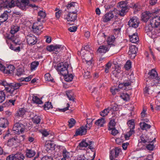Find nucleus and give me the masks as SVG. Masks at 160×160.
Segmentation results:
<instances>
[{
    "mask_svg": "<svg viewBox=\"0 0 160 160\" xmlns=\"http://www.w3.org/2000/svg\"><path fill=\"white\" fill-rule=\"evenodd\" d=\"M22 84V82L8 83L6 81H0V85L5 87V90L11 96L15 95L16 98L18 96L17 89Z\"/></svg>",
    "mask_w": 160,
    "mask_h": 160,
    "instance_id": "nucleus-1",
    "label": "nucleus"
},
{
    "mask_svg": "<svg viewBox=\"0 0 160 160\" xmlns=\"http://www.w3.org/2000/svg\"><path fill=\"white\" fill-rule=\"evenodd\" d=\"M160 25V17H156L150 19V24L145 27V31L147 35L151 38L152 35L154 32V27L159 26Z\"/></svg>",
    "mask_w": 160,
    "mask_h": 160,
    "instance_id": "nucleus-2",
    "label": "nucleus"
},
{
    "mask_svg": "<svg viewBox=\"0 0 160 160\" xmlns=\"http://www.w3.org/2000/svg\"><path fill=\"white\" fill-rule=\"evenodd\" d=\"M148 74V78L151 79L149 87L150 86H160V78L158 76V73L155 69H152L149 72Z\"/></svg>",
    "mask_w": 160,
    "mask_h": 160,
    "instance_id": "nucleus-3",
    "label": "nucleus"
},
{
    "mask_svg": "<svg viewBox=\"0 0 160 160\" xmlns=\"http://www.w3.org/2000/svg\"><path fill=\"white\" fill-rule=\"evenodd\" d=\"M19 27L18 26H12L11 27L10 31L11 34H7L5 36V38L6 39L10 40L13 42H15L16 38H17V36H15L14 34L18 31L19 30Z\"/></svg>",
    "mask_w": 160,
    "mask_h": 160,
    "instance_id": "nucleus-4",
    "label": "nucleus"
},
{
    "mask_svg": "<svg viewBox=\"0 0 160 160\" xmlns=\"http://www.w3.org/2000/svg\"><path fill=\"white\" fill-rule=\"evenodd\" d=\"M68 67V62H61L58 65L56 69L59 73L62 75H66L68 73L67 70Z\"/></svg>",
    "mask_w": 160,
    "mask_h": 160,
    "instance_id": "nucleus-5",
    "label": "nucleus"
},
{
    "mask_svg": "<svg viewBox=\"0 0 160 160\" xmlns=\"http://www.w3.org/2000/svg\"><path fill=\"white\" fill-rule=\"evenodd\" d=\"M25 129V126L19 123L15 124L13 127L12 130L14 133L17 134H20L24 132Z\"/></svg>",
    "mask_w": 160,
    "mask_h": 160,
    "instance_id": "nucleus-6",
    "label": "nucleus"
},
{
    "mask_svg": "<svg viewBox=\"0 0 160 160\" xmlns=\"http://www.w3.org/2000/svg\"><path fill=\"white\" fill-rule=\"evenodd\" d=\"M27 43L30 45L35 44L37 42V38L32 34L28 33L26 36Z\"/></svg>",
    "mask_w": 160,
    "mask_h": 160,
    "instance_id": "nucleus-7",
    "label": "nucleus"
},
{
    "mask_svg": "<svg viewBox=\"0 0 160 160\" xmlns=\"http://www.w3.org/2000/svg\"><path fill=\"white\" fill-rule=\"evenodd\" d=\"M80 148H86L88 146V148L91 150H93L94 148L92 145V142L89 140L88 139H86L82 140L79 144Z\"/></svg>",
    "mask_w": 160,
    "mask_h": 160,
    "instance_id": "nucleus-8",
    "label": "nucleus"
},
{
    "mask_svg": "<svg viewBox=\"0 0 160 160\" xmlns=\"http://www.w3.org/2000/svg\"><path fill=\"white\" fill-rule=\"evenodd\" d=\"M139 24V21L138 18L135 17L131 18L128 22V25L130 27L134 28H137Z\"/></svg>",
    "mask_w": 160,
    "mask_h": 160,
    "instance_id": "nucleus-9",
    "label": "nucleus"
},
{
    "mask_svg": "<svg viewBox=\"0 0 160 160\" xmlns=\"http://www.w3.org/2000/svg\"><path fill=\"white\" fill-rule=\"evenodd\" d=\"M93 56L92 54L89 52L85 54L83 56L84 59L85 60L87 64L90 67L89 69L91 68L92 67V60Z\"/></svg>",
    "mask_w": 160,
    "mask_h": 160,
    "instance_id": "nucleus-10",
    "label": "nucleus"
},
{
    "mask_svg": "<svg viewBox=\"0 0 160 160\" xmlns=\"http://www.w3.org/2000/svg\"><path fill=\"white\" fill-rule=\"evenodd\" d=\"M118 6L120 8L119 14L122 16H123L125 14L128 8L126 3L123 2H120L118 3Z\"/></svg>",
    "mask_w": 160,
    "mask_h": 160,
    "instance_id": "nucleus-11",
    "label": "nucleus"
},
{
    "mask_svg": "<svg viewBox=\"0 0 160 160\" xmlns=\"http://www.w3.org/2000/svg\"><path fill=\"white\" fill-rule=\"evenodd\" d=\"M29 3L28 0H18L16 3L17 5L22 9L23 10Z\"/></svg>",
    "mask_w": 160,
    "mask_h": 160,
    "instance_id": "nucleus-12",
    "label": "nucleus"
},
{
    "mask_svg": "<svg viewBox=\"0 0 160 160\" xmlns=\"http://www.w3.org/2000/svg\"><path fill=\"white\" fill-rule=\"evenodd\" d=\"M140 139L139 140V143L142 144L143 145H147L149 142H152L151 138H149L145 134H143L140 136Z\"/></svg>",
    "mask_w": 160,
    "mask_h": 160,
    "instance_id": "nucleus-13",
    "label": "nucleus"
},
{
    "mask_svg": "<svg viewBox=\"0 0 160 160\" xmlns=\"http://www.w3.org/2000/svg\"><path fill=\"white\" fill-rule=\"evenodd\" d=\"M110 48L109 45H101L99 46L97 51V53L103 54L108 51Z\"/></svg>",
    "mask_w": 160,
    "mask_h": 160,
    "instance_id": "nucleus-14",
    "label": "nucleus"
},
{
    "mask_svg": "<svg viewBox=\"0 0 160 160\" xmlns=\"http://www.w3.org/2000/svg\"><path fill=\"white\" fill-rule=\"evenodd\" d=\"M77 17L76 12L72 11L69 12L65 18L68 21L74 22L76 19Z\"/></svg>",
    "mask_w": 160,
    "mask_h": 160,
    "instance_id": "nucleus-15",
    "label": "nucleus"
},
{
    "mask_svg": "<svg viewBox=\"0 0 160 160\" xmlns=\"http://www.w3.org/2000/svg\"><path fill=\"white\" fill-rule=\"evenodd\" d=\"M138 49L135 46H131L129 47L128 54L132 58H134L135 56Z\"/></svg>",
    "mask_w": 160,
    "mask_h": 160,
    "instance_id": "nucleus-16",
    "label": "nucleus"
},
{
    "mask_svg": "<svg viewBox=\"0 0 160 160\" xmlns=\"http://www.w3.org/2000/svg\"><path fill=\"white\" fill-rule=\"evenodd\" d=\"M114 17V15L112 12L107 13L103 16L102 20L104 22H107L110 21Z\"/></svg>",
    "mask_w": 160,
    "mask_h": 160,
    "instance_id": "nucleus-17",
    "label": "nucleus"
},
{
    "mask_svg": "<svg viewBox=\"0 0 160 160\" xmlns=\"http://www.w3.org/2000/svg\"><path fill=\"white\" fill-rule=\"evenodd\" d=\"M152 14L149 12H143L142 14V20L145 22H147L148 19L152 17Z\"/></svg>",
    "mask_w": 160,
    "mask_h": 160,
    "instance_id": "nucleus-18",
    "label": "nucleus"
},
{
    "mask_svg": "<svg viewBox=\"0 0 160 160\" xmlns=\"http://www.w3.org/2000/svg\"><path fill=\"white\" fill-rule=\"evenodd\" d=\"M123 25L121 21H115L112 24L113 26L115 27L114 30L117 31L118 32H120Z\"/></svg>",
    "mask_w": 160,
    "mask_h": 160,
    "instance_id": "nucleus-19",
    "label": "nucleus"
},
{
    "mask_svg": "<svg viewBox=\"0 0 160 160\" xmlns=\"http://www.w3.org/2000/svg\"><path fill=\"white\" fill-rule=\"evenodd\" d=\"M42 28L41 26H38L36 23H34L32 27L33 32L38 35L40 34L42 32L41 29Z\"/></svg>",
    "mask_w": 160,
    "mask_h": 160,
    "instance_id": "nucleus-20",
    "label": "nucleus"
},
{
    "mask_svg": "<svg viewBox=\"0 0 160 160\" xmlns=\"http://www.w3.org/2000/svg\"><path fill=\"white\" fill-rule=\"evenodd\" d=\"M15 68L13 65H10L7 67H5V69L3 72L6 74H12Z\"/></svg>",
    "mask_w": 160,
    "mask_h": 160,
    "instance_id": "nucleus-21",
    "label": "nucleus"
},
{
    "mask_svg": "<svg viewBox=\"0 0 160 160\" xmlns=\"http://www.w3.org/2000/svg\"><path fill=\"white\" fill-rule=\"evenodd\" d=\"M87 130L84 126H82L80 128L76 130L75 135L78 136V135H85L87 133Z\"/></svg>",
    "mask_w": 160,
    "mask_h": 160,
    "instance_id": "nucleus-22",
    "label": "nucleus"
},
{
    "mask_svg": "<svg viewBox=\"0 0 160 160\" xmlns=\"http://www.w3.org/2000/svg\"><path fill=\"white\" fill-rule=\"evenodd\" d=\"M8 5L10 8L14 6V5L11 3L10 0H0V5L1 7H7Z\"/></svg>",
    "mask_w": 160,
    "mask_h": 160,
    "instance_id": "nucleus-23",
    "label": "nucleus"
},
{
    "mask_svg": "<svg viewBox=\"0 0 160 160\" xmlns=\"http://www.w3.org/2000/svg\"><path fill=\"white\" fill-rule=\"evenodd\" d=\"M130 41L133 43H136L139 41V38L137 34L133 33L132 35H129Z\"/></svg>",
    "mask_w": 160,
    "mask_h": 160,
    "instance_id": "nucleus-24",
    "label": "nucleus"
},
{
    "mask_svg": "<svg viewBox=\"0 0 160 160\" xmlns=\"http://www.w3.org/2000/svg\"><path fill=\"white\" fill-rule=\"evenodd\" d=\"M8 121L6 118H0V127L5 128L8 126Z\"/></svg>",
    "mask_w": 160,
    "mask_h": 160,
    "instance_id": "nucleus-25",
    "label": "nucleus"
},
{
    "mask_svg": "<svg viewBox=\"0 0 160 160\" xmlns=\"http://www.w3.org/2000/svg\"><path fill=\"white\" fill-rule=\"evenodd\" d=\"M9 12H8L6 11L1 15L0 17V22L2 23L7 20L8 17V13Z\"/></svg>",
    "mask_w": 160,
    "mask_h": 160,
    "instance_id": "nucleus-26",
    "label": "nucleus"
},
{
    "mask_svg": "<svg viewBox=\"0 0 160 160\" xmlns=\"http://www.w3.org/2000/svg\"><path fill=\"white\" fill-rule=\"evenodd\" d=\"M62 155L63 157V158L65 159H68L72 156L71 152H68L65 148L63 150Z\"/></svg>",
    "mask_w": 160,
    "mask_h": 160,
    "instance_id": "nucleus-27",
    "label": "nucleus"
},
{
    "mask_svg": "<svg viewBox=\"0 0 160 160\" xmlns=\"http://www.w3.org/2000/svg\"><path fill=\"white\" fill-rule=\"evenodd\" d=\"M108 108L110 112H111L112 113H114V112L118 110V105L115 103L112 104Z\"/></svg>",
    "mask_w": 160,
    "mask_h": 160,
    "instance_id": "nucleus-28",
    "label": "nucleus"
},
{
    "mask_svg": "<svg viewBox=\"0 0 160 160\" xmlns=\"http://www.w3.org/2000/svg\"><path fill=\"white\" fill-rule=\"evenodd\" d=\"M105 122V121L104 118H101L97 120L96 121L95 124L96 125L98 126H99L100 127H102L103 126Z\"/></svg>",
    "mask_w": 160,
    "mask_h": 160,
    "instance_id": "nucleus-29",
    "label": "nucleus"
},
{
    "mask_svg": "<svg viewBox=\"0 0 160 160\" xmlns=\"http://www.w3.org/2000/svg\"><path fill=\"white\" fill-rule=\"evenodd\" d=\"M158 26L154 27V32L153 34L152 35L151 38H155L157 37V34L160 33V28H158Z\"/></svg>",
    "mask_w": 160,
    "mask_h": 160,
    "instance_id": "nucleus-30",
    "label": "nucleus"
},
{
    "mask_svg": "<svg viewBox=\"0 0 160 160\" xmlns=\"http://www.w3.org/2000/svg\"><path fill=\"white\" fill-rule=\"evenodd\" d=\"M66 95L69 100L74 101V93L72 91H67Z\"/></svg>",
    "mask_w": 160,
    "mask_h": 160,
    "instance_id": "nucleus-31",
    "label": "nucleus"
},
{
    "mask_svg": "<svg viewBox=\"0 0 160 160\" xmlns=\"http://www.w3.org/2000/svg\"><path fill=\"white\" fill-rule=\"evenodd\" d=\"M93 120L91 119L88 118L87 119V124L84 127L87 130H89L92 126V122Z\"/></svg>",
    "mask_w": 160,
    "mask_h": 160,
    "instance_id": "nucleus-32",
    "label": "nucleus"
},
{
    "mask_svg": "<svg viewBox=\"0 0 160 160\" xmlns=\"http://www.w3.org/2000/svg\"><path fill=\"white\" fill-rule=\"evenodd\" d=\"M34 151L32 149H27L26 151V155L27 157L31 158L34 156L35 154Z\"/></svg>",
    "mask_w": 160,
    "mask_h": 160,
    "instance_id": "nucleus-33",
    "label": "nucleus"
},
{
    "mask_svg": "<svg viewBox=\"0 0 160 160\" xmlns=\"http://www.w3.org/2000/svg\"><path fill=\"white\" fill-rule=\"evenodd\" d=\"M17 139V137H16L9 139L7 142L8 145L10 147L12 146L16 143Z\"/></svg>",
    "mask_w": 160,
    "mask_h": 160,
    "instance_id": "nucleus-34",
    "label": "nucleus"
},
{
    "mask_svg": "<svg viewBox=\"0 0 160 160\" xmlns=\"http://www.w3.org/2000/svg\"><path fill=\"white\" fill-rule=\"evenodd\" d=\"M15 160H23L25 157L21 153H18L14 154Z\"/></svg>",
    "mask_w": 160,
    "mask_h": 160,
    "instance_id": "nucleus-35",
    "label": "nucleus"
},
{
    "mask_svg": "<svg viewBox=\"0 0 160 160\" xmlns=\"http://www.w3.org/2000/svg\"><path fill=\"white\" fill-rule=\"evenodd\" d=\"M32 98V100L34 103L38 104H41L42 103V101L37 96L33 95Z\"/></svg>",
    "mask_w": 160,
    "mask_h": 160,
    "instance_id": "nucleus-36",
    "label": "nucleus"
},
{
    "mask_svg": "<svg viewBox=\"0 0 160 160\" xmlns=\"http://www.w3.org/2000/svg\"><path fill=\"white\" fill-rule=\"evenodd\" d=\"M25 113V110L23 108H21L19 109L16 113L15 115L16 116L22 117L24 115Z\"/></svg>",
    "mask_w": 160,
    "mask_h": 160,
    "instance_id": "nucleus-37",
    "label": "nucleus"
},
{
    "mask_svg": "<svg viewBox=\"0 0 160 160\" xmlns=\"http://www.w3.org/2000/svg\"><path fill=\"white\" fill-rule=\"evenodd\" d=\"M155 138H154L153 140H151L152 142H149V144H148H148L146 145V148L148 150H153L154 146L152 142L155 141Z\"/></svg>",
    "mask_w": 160,
    "mask_h": 160,
    "instance_id": "nucleus-38",
    "label": "nucleus"
},
{
    "mask_svg": "<svg viewBox=\"0 0 160 160\" xmlns=\"http://www.w3.org/2000/svg\"><path fill=\"white\" fill-rule=\"evenodd\" d=\"M140 126L142 129V130H147L151 127L150 125L147 124L145 122L141 123Z\"/></svg>",
    "mask_w": 160,
    "mask_h": 160,
    "instance_id": "nucleus-39",
    "label": "nucleus"
},
{
    "mask_svg": "<svg viewBox=\"0 0 160 160\" xmlns=\"http://www.w3.org/2000/svg\"><path fill=\"white\" fill-rule=\"evenodd\" d=\"M115 40V38L113 36L111 35L109 36L107 39V42L108 44V45L110 46V45H112L114 42Z\"/></svg>",
    "mask_w": 160,
    "mask_h": 160,
    "instance_id": "nucleus-40",
    "label": "nucleus"
},
{
    "mask_svg": "<svg viewBox=\"0 0 160 160\" xmlns=\"http://www.w3.org/2000/svg\"><path fill=\"white\" fill-rule=\"evenodd\" d=\"M108 108L105 109L100 112V115L103 117L107 116L109 112H110Z\"/></svg>",
    "mask_w": 160,
    "mask_h": 160,
    "instance_id": "nucleus-41",
    "label": "nucleus"
},
{
    "mask_svg": "<svg viewBox=\"0 0 160 160\" xmlns=\"http://www.w3.org/2000/svg\"><path fill=\"white\" fill-rule=\"evenodd\" d=\"M65 77V81L68 82H71L73 79V76L72 74H67L66 75H63Z\"/></svg>",
    "mask_w": 160,
    "mask_h": 160,
    "instance_id": "nucleus-42",
    "label": "nucleus"
},
{
    "mask_svg": "<svg viewBox=\"0 0 160 160\" xmlns=\"http://www.w3.org/2000/svg\"><path fill=\"white\" fill-rule=\"evenodd\" d=\"M39 64L38 62H33L31 64V69L32 70H34Z\"/></svg>",
    "mask_w": 160,
    "mask_h": 160,
    "instance_id": "nucleus-43",
    "label": "nucleus"
},
{
    "mask_svg": "<svg viewBox=\"0 0 160 160\" xmlns=\"http://www.w3.org/2000/svg\"><path fill=\"white\" fill-rule=\"evenodd\" d=\"M52 108V106L51 103L50 102H47L44 104V108L45 110H48L50 108Z\"/></svg>",
    "mask_w": 160,
    "mask_h": 160,
    "instance_id": "nucleus-44",
    "label": "nucleus"
},
{
    "mask_svg": "<svg viewBox=\"0 0 160 160\" xmlns=\"http://www.w3.org/2000/svg\"><path fill=\"white\" fill-rule=\"evenodd\" d=\"M120 97L125 101H127L129 99V95L126 93H122L121 94Z\"/></svg>",
    "mask_w": 160,
    "mask_h": 160,
    "instance_id": "nucleus-45",
    "label": "nucleus"
},
{
    "mask_svg": "<svg viewBox=\"0 0 160 160\" xmlns=\"http://www.w3.org/2000/svg\"><path fill=\"white\" fill-rule=\"evenodd\" d=\"M129 128L130 129L133 130L135 128L134 122L132 120L128 121L127 122Z\"/></svg>",
    "mask_w": 160,
    "mask_h": 160,
    "instance_id": "nucleus-46",
    "label": "nucleus"
},
{
    "mask_svg": "<svg viewBox=\"0 0 160 160\" xmlns=\"http://www.w3.org/2000/svg\"><path fill=\"white\" fill-rule=\"evenodd\" d=\"M134 133V131L133 130L130 129L129 131L125 135V138L126 139H128Z\"/></svg>",
    "mask_w": 160,
    "mask_h": 160,
    "instance_id": "nucleus-47",
    "label": "nucleus"
},
{
    "mask_svg": "<svg viewBox=\"0 0 160 160\" xmlns=\"http://www.w3.org/2000/svg\"><path fill=\"white\" fill-rule=\"evenodd\" d=\"M45 79L47 81H51L52 82H53V79L51 77L50 74L48 73H46L45 75Z\"/></svg>",
    "mask_w": 160,
    "mask_h": 160,
    "instance_id": "nucleus-48",
    "label": "nucleus"
},
{
    "mask_svg": "<svg viewBox=\"0 0 160 160\" xmlns=\"http://www.w3.org/2000/svg\"><path fill=\"white\" fill-rule=\"evenodd\" d=\"M52 143L51 142H46L45 145V148L46 150L48 151L49 150L52 148Z\"/></svg>",
    "mask_w": 160,
    "mask_h": 160,
    "instance_id": "nucleus-49",
    "label": "nucleus"
},
{
    "mask_svg": "<svg viewBox=\"0 0 160 160\" xmlns=\"http://www.w3.org/2000/svg\"><path fill=\"white\" fill-rule=\"evenodd\" d=\"M5 99V94L3 91H0V103H2Z\"/></svg>",
    "mask_w": 160,
    "mask_h": 160,
    "instance_id": "nucleus-50",
    "label": "nucleus"
},
{
    "mask_svg": "<svg viewBox=\"0 0 160 160\" xmlns=\"http://www.w3.org/2000/svg\"><path fill=\"white\" fill-rule=\"evenodd\" d=\"M112 66V63L111 62H108L105 66V72L106 73H108L109 72V69Z\"/></svg>",
    "mask_w": 160,
    "mask_h": 160,
    "instance_id": "nucleus-51",
    "label": "nucleus"
},
{
    "mask_svg": "<svg viewBox=\"0 0 160 160\" xmlns=\"http://www.w3.org/2000/svg\"><path fill=\"white\" fill-rule=\"evenodd\" d=\"M90 69H89L88 70H86L85 71L84 73L83 77L85 79H87L90 78L91 77L90 73Z\"/></svg>",
    "mask_w": 160,
    "mask_h": 160,
    "instance_id": "nucleus-52",
    "label": "nucleus"
},
{
    "mask_svg": "<svg viewBox=\"0 0 160 160\" xmlns=\"http://www.w3.org/2000/svg\"><path fill=\"white\" fill-rule=\"evenodd\" d=\"M68 126L70 128H72L75 124L76 121L73 118L70 119L68 121Z\"/></svg>",
    "mask_w": 160,
    "mask_h": 160,
    "instance_id": "nucleus-53",
    "label": "nucleus"
},
{
    "mask_svg": "<svg viewBox=\"0 0 160 160\" xmlns=\"http://www.w3.org/2000/svg\"><path fill=\"white\" fill-rule=\"evenodd\" d=\"M140 158L141 160H152V156L151 155H149L148 156L143 155L141 156Z\"/></svg>",
    "mask_w": 160,
    "mask_h": 160,
    "instance_id": "nucleus-54",
    "label": "nucleus"
},
{
    "mask_svg": "<svg viewBox=\"0 0 160 160\" xmlns=\"http://www.w3.org/2000/svg\"><path fill=\"white\" fill-rule=\"evenodd\" d=\"M32 119L33 122L37 124L39 123L41 120L40 117L39 116H35Z\"/></svg>",
    "mask_w": 160,
    "mask_h": 160,
    "instance_id": "nucleus-55",
    "label": "nucleus"
},
{
    "mask_svg": "<svg viewBox=\"0 0 160 160\" xmlns=\"http://www.w3.org/2000/svg\"><path fill=\"white\" fill-rule=\"evenodd\" d=\"M38 15L42 18H45L46 16V13L45 11L44 10H41L39 11L38 12Z\"/></svg>",
    "mask_w": 160,
    "mask_h": 160,
    "instance_id": "nucleus-56",
    "label": "nucleus"
},
{
    "mask_svg": "<svg viewBox=\"0 0 160 160\" xmlns=\"http://www.w3.org/2000/svg\"><path fill=\"white\" fill-rule=\"evenodd\" d=\"M142 118H143L148 117V114L147 113V110L143 108L141 113Z\"/></svg>",
    "mask_w": 160,
    "mask_h": 160,
    "instance_id": "nucleus-57",
    "label": "nucleus"
},
{
    "mask_svg": "<svg viewBox=\"0 0 160 160\" xmlns=\"http://www.w3.org/2000/svg\"><path fill=\"white\" fill-rule=\"evenodd\" d=\"M151 91L149 87L146 86L144 89V93L145 96H148L150 94Z\"/></svg>",
    "mask_w": 160,
    "mask_h": 160,
    "instance_id": "nucleus-58",
    "label": "nucleus"
},
{
    "mask_svg": "<svg viewBox=\"0 0 160 160\" xmlns=\"http://www.w3.org/2000/svg\"><path fill=\"white\" fill-rule=\"evenodd\" d=\"M131 63L130 61H127L124 66V68L126 70L129 69L131 68Z\"/></svg>",
    "mask_w": 160,
    "mask_h": 160,
    "instance_id": "nucleus-59",
    "label": "nucleus"
},
{
    "mask_svg": "<svg viewBox=\"0 0 160 160\" xmlns=\"http://www.w3.org/2000/svg\"><path fill=\"white\" fill-rule=\"evenodd\" d=\"M115 125V122L114 120H111L109 123V126L108 129H112V128H114Z\"/></svg>",
    "mask_w": 160,
    "mask_h": 160,
    "instance_id": "nucleus-60",
    "label": "nucleus"
},
{
    "mask_svg": "<svg viewBox=\"0 0 160 160\" xmlns=\"http://www.w3.org/2000/svg\"><path fill=\"white\" fill-rule=\"evenodd\" d=\"M108 130H112L111 133L113 135L115 136L118 133V131L116 130L115 128H112V129H108Z\"/></svg>",
    "mask_w": 160,
    "mask_h": 160,
    "instance_id": "nucleus-61",
    "label": "nucleus"
},
{
    "mask_svg": "<svg viewBox=\"0 0 160 160\" xmlns=\"http://www.w3.org/2000/svg\"><path fill=\"white\" fill-rule=\"evenodd\" d=\"M76 3L75 2H72L70 3H68L67 6V8L69 10H70L71 8L73 7V6L76 4Z\"/></svg>",
    "mask_w": 160,
    "mask_h": 160,
    "instance_id": "nucleus-62",
    "label": "nucleus"
},
{
    "mask_svg": "<svg viewBox=\"0 0 160 160\" xmlns=\"http://www.w3.org/2000/svg\"><path fill=\"white\" fill-rule=\"evenodd\" d=\"M119 91L118 88H116L114 87H112L111 89V91L113 95L115 94L117 92Z\"/></svg>",
    "mask_w": 160,
    "mask_h": 160,
    "instance_id": "nucleus-63",
    "label": "nucleus"
},
{
    "mask_svg": "<svg viewBox=\"0 0 160 160\" xmlns=\"http://www.w3.org/2000/svg\"><path fill=\"white\" fill-rule=\"evenodd\" d=\"M41 160H53V159L51 157L46 155L42 157Z\"/></svg>",
    "mask_w": 160,
    "mask_h": 160,
    "instance_id": "nucleus-64",
    "label": "nucleus"
}]
</instances>
